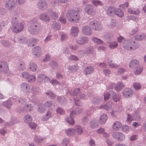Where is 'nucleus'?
I'll use <instances>...</instances> for the list:
<instances>
[{
  "label": "nucleus",
  "instance_id": "f257e3e1",
  "mask_svg": "<svg viewBox=\"0 0 146 146\" xmlns=\"http://www.w3.org/2000/svg\"><path fill=\"white\" fill-rule=\"evenodd\" d=\"M15 99L16 102H18L19 103V105L21 104L24 105V106L23 108L21 107H18L17 108V110L18 112H20L22 111L25 112H28L31 111L33 110V106L30 104H26L28 102L26 99L25 98H20L18 101L16 98H10V101H11V102H14V99ZM11 104L10 102V105Z\"/></svg>",
  "mask_w": 146,
  "mask_h": 146
},
{
  "label": "nucleus",
  "instance_id": "f03ea898",
  "mask_svg": "<svg viewBox=\"0 0 146 146\" xmlns=\"http://www.w3.org/2000/svg\"><path fill=\"white\" fill-rule=\"evenodd\" d=\"M42 29V26L40 24L33 21H30L28 27L29 31L33 35L38 34Z\"/></svg>",
  "mask_w": 146,
  "mask_h": 146
},
{
  "label": "nucleus",
  "instance_id": "7ed1b4c3",
  "mask_svg": "<svg viewBox=\"0 0 146 146\" xmlns=\"http://www.w3.org/2000/svg\"><path fill=\"white\" fill-rule=\"evenodd\" d=\"M12 26L11 29L15 33H18L21 31L23 29V24L19 22V20L16 17L13 18L11 20Z\"/></svg>",
  "mask_w": 146,
  "mask_h": 146
},
{
  "label": "nucleus",
  "instance_id": "20e7f679",
  "mask_svg": "<svg viewBox=\"0 0 146 146\" xmlns=\"http://www.w3.org/2000/svg\"><path fill=\"white\" fill-rule=\"evenodd\" d=\"M68 20L71 22H76L80 19V15L78 12L74 9H70L66 14Z\"/></svg>",
  "mask_w": 146,
  "mask_h": 146
},
{
  "label": "nucleus",
  "instance_id": "39448f33",
  "mask_svg": "<svg viewBox=\"0 0 146 146\" xmlns=\"http://www.w3.org/2000/svg\"><path fill=\"white\" fill-rule=\"evenodd\" d=\"M124 48L126 50H133L138 47V45L132 40H125L123 43Z\"/></svg>",
  "mask_w": 146,
  "mask_h": 146
},
{
  "label": "nucleus",
  "instance_id": "423d86ee",
  "mask_svg": "<svg viewBox=\"0 0 146 146\" xmlns=\"http://www.w3.org/2000/svg\"><path fill=\"white\" fill-rule=\"evenodd\" d=\"M82 110L80 108L78 107L77 110L73 111L70 113V117L66 118V120L68 123L70 124L73 125L74 123V121L72 118L74 117L77 115L80 114L82 112Z\"/></svg>",
  "mask_w": 146,
  "mask_h": 146
},
{
  "label": "nucleus",
  "instance_id": "0eeeda50",
  "mask_svg": "<svg viewBox=\"0 0 146 146\" xmlns=\"http://www.w3.org/2000/svg\"><path fill=\"white\" fill-rule=\"evenodd\" d=\"M39 88L38 87L36 86L33 87L31 88V92H30V96L31 100H29V101H31L32 102H35V96L38 94L39 93Z\"/></svg>",
  "mask_w": 146,
  "mask_h": 146
},
{
  "label": "nucleus",
  "instance_id": "6e6552de",
  "mask_svg": "<svg viewBox=\"0 0 146 146\" xmlns=\"http://www.w3.org/2000/svg\"><path fill=\"white\" fill-rule=\"evenodd\" d=\"M89 25L94 31H100L102 28V27L100 23L95 20L90 21L89 23Z\"/></svg>",
  "mask_w": 146,
  "mask_h": 146
},
{
  "label": "nucleus",
  "instance_id": "1a4fd4ad",
  "mask_svg": "<svg viewBox=\"0 0 146 146\" xmlns=\"http://www.w3.org/2000/svg\"><path fill=\"white\" fill-rule=\"evenodd\" d=\"M20 88L22 91L27 94L29 99L31 100L29 96L30 90V85L27 83L23 82L21 84Z\"/></svg>",
  "mask_w": 146,
  "mask_h": 146
},
{
  "label": "nucleus",
  "instance_id": "9d476101",
  "mask_svg": "<svg viewBox=\"0 0 146 146\" xmlns=\"http://www.w3.org/2000/svg\"><path fill=\"white\" fill-rule=\"evenodd\" d=\"M84 10L88 14L92 15H94L96 12L94 6L90 5H86L84 8Z\"/></svg>",
  "mask_w": 146,
  "mask_h": 146
},
{
  "label": "nucleus",
  "instance_id": "9b49d317",
  "mask_svg": "<svg viewBox=\"0 0 146 146\" xmlns=\"http://www.w3.org/2000/svg\"><path fill=\"white\" fill-rule=\"evenodd\" d=\"M113 138L119 141L124 140L125 138V135L122 133L119 132H115L112 134Z\"/></svg>",
  "mask_w": 146,
  "mask_h": 146
},
{
  "label": "nucleus",
  "instance_id": "f8f14e48",
  "mask_svg": "<svg viewBox=\"0 0 146 146\" xmlns=\"http://www.w3.org/2000/svg\"><path fill=\"white\" fill-rule=\"evenodd\" d=\"M32 54L35 58H38L40 57L41 54L40 48L39 46H37L33 48L32 50Z\"/></svg>",
  "mask_w": 146,
  "mask_h": 146
},
{
  "label": "nucleus",
  "instance_id": "ddd939ff",
  "mask_svg": "<svg viewBox=\"0 0 146 146\" xmlns=\"http://www.w3.org/2000/svg\"><path fill=\"white\" fill-rule=\"evenodd\" d=\"M37 6L38 9L41 10L46 9L48 7L47 2L42 0H40L38 1Z\"/></svg>",
  "mask_w": 146,
  "mask_h": 146
},
{
  "label": "nucleus",
  "instance_id": "4468645a",
  "mask_svg": "<svg viewBox=\"0 0 146 146\" xmlns=\"http://www.w3.org/2000/svg\"><path fill=\"white\" fill-rule=\"evenodd\" d=\"M133 94V91L130 88L125 89L123 91L122 95L125 98H127L131 96Z\"/></svg>",
  "mask_w": 146,
  "mask_h": 146
},
{
  "label": "nucleus",
  "instance_id": "2eb2a0df",
  "mask_svg": "<svg viewBox=\"0 0 146 146\" xmlns=\"http://www.w3.org/2000/svg\"><path fill=\"white\" fill-rule=\"evenodd\" d=\"M38 82H46L50 80V79L45 75L43 74H39L37 78Z\"/></svg>",
  "mask_w": 146,
  "mask_h": 146
},
{
  "label": "nucleus",
  "instance_id": "dca6fc26",
  "mask_svg": "<svg viewBox=\"0 0 146 146\" xmlns=\"http://www.w3.org/2000/svg\"><path fill=\"white\" fill-rule=\"evenodd\" d=\"M139 66V61L135 59L131 60L129 64V67L133 69Z\"/></svg>",
  "mask_w": 146,
  "mask_h": 146
},
{
  "label": "nucleus",
  "instance_id": "f3484780",
  "mask_svg": "<svg viewBox=\"0 0 146 146\" xmlns=\"http://www.w3.org/2000/svg\"><path fill=\"white\" fill-rule=\"evenodd\" d=\"M140 111L141 109L140 108H138L134 111L133 114L135 120L139 121L141 119L140 115Z\"/></svg>",
  "mask_w": 146,
  "mask_h": 146
},
{
  "label": "nucleus",
  "instance_id": "a211bd4d",
  "mask_svg": "<svg viewBox=\"0 0 146 146\" xmlns=\"http://www.w3.org/2000/svg\"><path fill=\"white\" fill-rule=\"evenodd\" d=\"M82 33L86 35H90L92 34V31L89 26H85L82 28Z\"/></svg>",
  "mask_w": 146,
  "mask_h": 146
},
{
  "label": "nucleus",
  "instance_id": "6ab92c4d",
  "mask_svg": "<svg viewBox=\"0 0 146 146\" xmlns=\"http://www.w3.org/2000/svg\"><path fill=\"white\" fill-rule=\"evenodd\" d=\"M88 38L85 36H83L79 38L76 40L77 43L80 45L84 44L88 42Z\"/></svg>",
  "mask_w": 146,
  "mask_h": 146
},
{
  "label": "nucleus",
  "instance_id": "aec40b11",
  "mask_svg": "<svg viewBox=\"0 0 146 146\" xmlns=\"http://www.w3.org/2000/svg\"><path fill=\"white\" fill-rule=\"evenodd\" d=\"M94 70V68L92 66H89L85 68L83 72L85 75L90 74L93 72Z\"/></svg>",
  "mask_w": 146,
  "mask_h": 146
},
{
  "label": "nucleus",
  "instance_id": "412c9836",
  "mask_svg": "<svg viewBox=\"0 0 146 146\" xmlns=\"http://www.w3.org/2000/svg\"><path fill=\"white\" fill-rule=\"evenodd\" d=\"M115 9L112 6L109 7L107 11V14L109 16H113L115 14Z\"/></svg>",
  "mask_w": 146,
  "mask_h": 146
},
{
  "label": "nucleus",
  "instance_id": "4be33fe9",
  "mask_svg": "<svg viewBox=\"0 0 146 146\" xmlns=\"http://www.w3.org/2000/svg\"><path fill=\"white\" fill-rule=\"evenodd\" d=\"M107 115L105 114H103L101 115L99 119V123L101 124H104L108 119Z\"/></svg>",
  "mask_w": 146,
  "mask_h": 146
},
{
  "label": "nucleus",
  "instance_id": "5701e85b",
  "mask_svg": "<svg viewBox=\"0 0 146 146\" xmlns=\"http://www.w3.org/2000/svg\"><path fill=\"white\" fill-rule=\"evenodd\" d=\"M113 105L112 103L110 104L108 103L106 104L102 105L99 107V109H103L109 111L111 109Z\"/></svg>",
  "mask_w": 146,
  "mask_h": 146
},
{
  "label": "nucleus",
  "instance_id": "b1692460",
  "mask_svg": "<svg viewBox=\"0 0 146 146\" xmlns=\"http://www.w3.org/2000/svg\"><path fill=\"white\" fill-rule=\"evenodd\" d=\"M39 19L40 20L45 22H47L50 20V17L45 13L41 14L39 16Z\"/></svg>",
  "mask_w": 146,
  "mask_h": 146
},
{
  "label": "nucleus",
  "instance_id": "393cba45",
  "mask_svg": "<svg viewBox=\"0 0 146 146\" xmlns=\"http://www.w3.org/2000/svg\"><path fill=\"white\" fill-rule=\"evenodd\" d=\"M79 31V29L77 27L72 26L70 30V33L72 36H76L78 35Z\"/></svg>",
  "mask_w": 146,
  "mask_h": 146
},
{
  "label": "nucleus",
  "instance_id": "a878e982",
  "mask_svg": "<svg viewBox=\"0 0 146 146\" xmlns=\"http://www.w3.org/2000/svg\"><path fill=\"white\" fill-rule=\"evenodd\" d=\"M110 92L114 101L115 102L119 101L120 100V97L118 95H117L115 92L113 91H111Z\"/></svg>",
  "mask_w": 146,
  "mask_h": 146
},
{
  "label": "nucleus",
  "instance_id": "bb28decb",
  "mask_svg": "<svg viewBox=\"0 0 146 146\" xmlns=\"http://www.w3.org/2000/svg\"><path fill=\"white\" fill-rule=\"evenodd\" d=\"M29 67L30 70L32 72H35L37 69L36 64L33 62H30L29 63Z\"/></svg>",
  "mask_w": 146,
  "mask_h": 146
},
{
  "label": "nucleus",
  "instance_id": "cd10ccee",
  "mask_svg": "<svg viewBox=\"0 0 146 146\" xmlns=\"http://www.w3.org/2000/svg\"><path fill=\"white\" fill-rule=\"evenodd\" d=\"M96 119H92L90 123V127L92 128L97 127L99 125Z\"/></svg>",
  "mask_w": 146,
  "mask_h": 146
},
{
  "label": "nucleus",
  "instance_id": "c85d7f7f",
  "mask_svg": "<svg viewBox=\"0 0 146 146\" xmlns=\"http://www.w3.org/2000/svg\"><path fill=\"white\" fill-rule=\"evenodd\" d=\"M53 116L51 112L50 111H47L45 116L42 117V119L43 121L48 120L49 118L52 117Z\"/></svg>",
  "mask_w": 146,
  "mask_h": 146
},
{
  "label": "nucleus",
  "instance_id": "c756f323",
  "mask_svg": "<svg viewBox=\"0 0 146 146\" xmlns=\"http://www.w3.org/2000/svg\"><path fill=\"white\" fill-rule=\"evenodd\" d=\"M122 126V124L121 122L116 121L114 123L113 126V128L115 131L118 130Z\"/></svg>",
  "mask_w": 146,
  "mask_h": 146
},
{
  "label": "nucleus",
  "instance_id": "7c9ffc66",
  "mask_svg": "<svg viewBox=\"0 0 146 146\" xmlns=\"http://www.w3.org/2000/svg\"><path fill=\"white\" fill-rule=\"evenodd\" d=\"M45 139V137L35 135L34 138V141L37 143H41Z\"/></svg>",
  "mask_w": 146,
  "mask_h": 146
},
{
  "label": "nucleus",
  "instance_id": "2f4dec72",
  "mask_svg": "<svg viewBox=\"0 0 146 146\" xmlns=\"http://www.w3.org/2000/svg\"><path fill=\"white\" fill-rule=\"evenodd\" d=\"M124 86V85L122 83L119 82L116 84L115 89L117 91H119L123 89Z\"/></svg>",
  "mask_w": 146,
  "mask_h": 146
},
{
  "label": "nucleus",
  "instance_id": "473e14b6",
  "mask_svg": "<svg viewBox=\"0 0 146 146\" xmlns=\"http://www.w3.org/2000/svg\"><path fill=\"white\" fill-rule=\"evenodd\" d=\"M133 69V72L134 74L137 75L139 74L142 72L143 70V68L142 66H139L137 68Z\"/></svg>",
  "mask_w": 146,
  "mask_h": 146
},
{
  "label": "nucleus",
  "instance_id": "72a5a7b5",
  "mask_svg": "<svg viewBox=\"0 0 146 146\" xmlns=\"http://www.w3.org/2000/svg\"><path fill=\"white\" fill-rule=\"evenodd\" d=\"M128 12L131 14L137 15L140 13V11L138 9L130 8L128 9Z\"/></svg>",
  "mask_w": 146,
  "mask_h": 146
},
{
  "label": "nucleus",
  "instance_id": "f704fd0d",
  "mask_svg": "<svg viewBox=\"0 0 146 146\" xmlns=\"http://www.w3.org/2000/svg\"><path fill=\"white\" fill-rule=\"evenodd\" d=\"M23 119L24 122L28 123L31 122L32 120V117L29 114H27L25 115Z\"/></svg>",
  "mask_w": 146,
  "mask_h": 146
},
{
  "label": "nucleus",
  "instance_id": "c9c22d12",
  "mask_svg": "<svg viewBox=\"0 0 146 146\" xmlns=\"http://www.w3.org/2000/svg\"><path fill=\"white\" fill-rule=\"evenodd\" d=\"M65 132L66 134L68 136H72L75 134L76 131L74 129L70 128L66 130Z\"/></svg>",
  "mask_w": 146,
  "mask_h": 146
},
{
  "label": "nucleus",
  "instance_id": "e433bc0d",
  "mask_svg": "<svg viewBox=\"0 0 146 146\" xmlns=\"http://www.w3.org/2000/svg\"><path fill=\"white\" fill-rule=\"evenodd\" d=\"M103 98L98 97H95L93 99L92 102L96 104H98L101 103L102 101Z\"/></svg>",
  "mask_w": 146,
  "mask_h": 146
},
{
  "label": "nucleus",
  "instance_id": "4c0bfd02",
  "mask_svg": "<svg viewBox=\"0 0 146 146\" xmlns=\"http://www.w3.org/2000/svg\"><path fill=\"white\" fill-rule=\"evenodd\" d=\"M37 41L36 39L31 38L28 41V45L31 46H33L36 44Z\"/></svg>",
  "mask_w": 146,
  "mask_h": 146
},
{
  "label": "nucleus",
  "instance_id": "58836bf2",
  "mask_svg": "<svg viewBox=\"0 0 146 146\" xmlns=\"http://www.w3.org/2000/svg\"><path fill=\"white\" fill-rule=\"evenodd\" d=\"M37 110L40 113H43L46 110L45 107L43 104H40L38 105Z\"/></svg>",
  "mask_w": 146,
  "mask_h": 146
},
{
  "label": "nucleus",
  "instance_id": "ea45409f",
  "mask_svg": "<svg viewBox=\"0 0 146 146\" xmlns=\"http://www.w3.org/2000/svg\"><path fill=\"white\" fill-rule=\"evenodd\" d=\"M115 14L119 17H121L123 15V13L121 9L118 8L115 9Z\"/></svg>",
  "mask_w": 146,
  "mask_h": 146
},
{
  "label": "nucleus",
  "instance_id": "a19ab883",
  "mask_svg": "<svg viewBox=\"0 0 146 146\" xmlns=\"http://www.w3.org/2000/svg\"><path fill=\"white\" fill-rule=\"evenodd\" d=\"M25 68V64L23 61L21 62L18 65V68L19 70H24Z\"/></svg>",
  "mask_w": 146,
  "mask_h": 146
},
{
  "label": "nucleus",
  "instance_id": "79ce46f5",
  "mask_svg": "<svg viewBox=\"0 0 146 146\" xmlns=\"http://www.w3.org/2000/svg\"><path fill=\"white\" fill-rule=\"evenodd\" d=\"M92 40L94 43L98 44H102L103 43V41L101 40L96 37L92 38Z\"/></svg>",
  "mask_w": 146,
  "mask_h": 146
},
{
  "label": "nucleus",
  "instance_id": "37998d69",
  "mask_svg": "<svg viewBox=\"0 0 146 146\" xmlns=\"http://www.w3.org/2000/svg\"><path fill=\"white\" fill-rule=\"evenodd\" d=\"M94 51L93 48L90 47L86 49V51L84 52V53L88 55H90L92 54Z\"/></svg>",
  "mask_w": 146,
  "mask_h": 146
},
{
  "label": "nucleus",
  "instance_id": "c03bdc74",
  "mask_svg": "<svg viewBox=\"0 0 146 146\" xmlns=\"http://www.w3.org/2000/svg\"><path fill=\"white\" fill-rule=\"evenodd\" d=\"M17 40L20 43L23 44L25 43L27 41V38L24 36L18 37L17 38Z\"/></svg>",
  "mask_w": 146,
  "mask_h": 146
},
{
  "label": "nucleus",
  "instance_id": "a18cd8bd",
  "mask_svg": "<svg viewBox=\"0 0 146 146\" xmlns=\"http://www.w3.org/2000/svg\"><path fill=\"white\" fill-rule=\"evenodd\" d=\"M27 80L29 82H33L35 81L36 78L34 75L30 74Z\"/></svg>",
  "mask_w": 146,
  "mask_h": 146
},
{
  "label": "nucleus",
  "instance_id": "49530a36",
  "mask_svg": "<svg viewBox=\"0 0 146 146\" xmlns=\"http://www.w3.org/2000/svg\"><path fill=\"white\" fill-rule=\"evenodd\" d=\"M127 117L126 120V121L127 122L130 123L133 121L135 120V119L133 115L132 116L130 114H127Z\"/></svg>",
  "mask_w": 146,
  "mask_h": 146
},
{
  "label": "nucleus",
  "instance_id": "de8ad7c7",
  "mask_svg": "<svg viewBox=\"0 0 146 146\" xmlns=\"http://www.w3.org/2000/svg\"><path fill=\"white\" fill-rule=\"evenodd\" d=\"M135 38L136 40H138L141 41L144 39L145 38V35L144 34H142L141 35H137L135 36Z\"/></svg>",
  "mask_w": 146,
  "mask_h": 146
},
{
  "label": "nucleus",
  "instance_id": "09e8293b",
  "mask_svg": "<svg viewBox=\"0 0 146 146\" xmlns=\"http://www.w3.org/2000/svg\"><path fill=\"white\" fill-rule=\"evenodd\" d=\"M108 64L109 66L112 68H117L119 66V65L113 63H112V61L110 60H108Z\"/></svg>",
  "mask_w": 146,
  "mask_h": 146
},
{
  "label": "nucleus",
  "instance_id": "8fccbe9b",
  "mask_svg": "<svg viewBox=\"0 0 146 146\" xmlns=\"http://www.w3.org/2000/svg\"><path fill=\"white\" fill-rule=\"evenodd\" d=\"M50 15L52 18L54 19H56L58 17V13L55 11H52Z\"/></svg>",
  "mask_w": 146,
  "mask_h": 146
},
{
  "label": "nucleus",
  "instance_id": "3c124183",
  "mask_svg": "<svg viewBox=\"0 0 146 146\" xmlns=\"http://www.w3.org/2000/svg\"><path fill=\"white\" fill-rule=\"evenodd\" d=\"M45 94L47 95L51 99H54L55 97L54 94L51 91H48L45 93Z\"/></svg>",
  "mask_w": 146,
  "mask_h": 146
},
{
  "label": "nucleus",
  "instance_id": "603ef678",
  "mask_svg": "<svg viewBox=\"0 0 146 146\" xmlns=\"http://www.w3.org/2000/svg\"><path fill=\"white\" fill-rule=\"evenodd\" d=\"M133 87L136 90H139L141 88V85L139 83L135 82L133 84Z\"/></svg>",
  "mask_w": 146,
  "mask_h": 146
},
{
  "label": "nucleus",
  "instance_id": "864d4df0",
  "mask_svg": "<svg viewBox=\"0 0 146 146\" xmlns=\"http://www.w3.org/2000/svg\"><path fill=\"white\" fill-rule=\"evenodd\" d=\"M75 128L76 131L78 134H81L82 133L83 130L80 126L78 125L76 126Z\"/></svg>",
  "mask_w": 146,
  "mask_h": 146
},
{
  "label": "nucleus",
  "instance_id": "5fc2aeb1",
  "mask_svg": "<svg viewBox=\"0 0 146 146\" xmlns=\"http://www.w3.org/2000/svg\"><path fill=\"white\" fill-rule=\"evenodd\" d=\"M118 45L117 42L114 41L110 43L109 46L111 49H113L117 47Z\"/></svg>",
  "mask_w": 146,
  "mask_h": 146
},
{
  "label": "nucleus",
  "instance_id": "6e6d98bb",
  "mask_svg": "<svg viewBox=\"0 0 146 146\" xmlns=\"http://www.w3.org/2000/svg\"><path fill=\"white\" fill-rule=\"evenodd\" d=\"M92 3L95 6H101L102 5V2L98 0H93Z\"/></svg>",
  "mask_w": 146,
  "mask_h": 146
},
{
  "label": "nucleus",
  "instance_id": "4d7b16f0",
  "mask_svg": "<svg viewBox=\"0 0 146 146\" xmlns=\"http://www.w3.org/2000/svg\"><path fill=\"white\" fill-rule=\"evenodd\" d=\"M80 89L79 88H76L73 91H71L70 92V94L73 96H77L79 92Z\"/></svg>",
  "mask_w": 146,
  "mask_h": 146
},
{
  "label": "nucleus",
  "instance_id": "13d9d810",
  "mask_svg": "<svg viewBox=\"0 0 146 146\" xmlns=\"http://www.w3.org/2000/svg\"><path fill=\"white\" fill-rule=\"evenodd\" d=\"M30 74L28 72H25L22 73L21 76L23 78L27 80Z\"/></svg>",
  "mask_w": 146,
  "mask_h": 146
},
{
  "label": "nucleus",
  "instance_id": "bf43d9fd",
  "mask_svg": "<svg viewBox=\"0 0 146 146\" xmlns=\"http://www.w3.org/2000/svg\"><path fill=\"white\" fill-rule=\"evenodd\" d=\"M60 21L62 24H65L66 22L65 17L63 15H62L60 18Z\"/></svg>",
  "mask_w": 146,
  "mask_h": 146
},
{
  "label": "nucleus",
  "instance_id": "052dcab7",
  "mask_svg": "<svg viewBox=\"0 0 146 146\" xmlns=\"http://www.w3.org/2000/svg\"><path fill=\"white\" fill-rule=\"evenodd\" d=\"M69 143V140L68 138H64L63 139L62 145L63 146H66Z\"/></svg>",
  "mask_w": 146,
  "mask_h": 146
},
{
  "label": "nucleus",
  "instance_id": "680f3d73",
  "mask_svg": "<svg viewBox=\"0 0 146 146\" xmlns=\"http://www.w3.org/2000/svg\"><path fill=\"white\" fill-rule=\"evenodd\" d=\"M74 100L75 101V104L77 106H81L82 105V104L81 102L78 98H77L74 97Z\"/></svg>",
  "mask_w": 146,
  "mask_h": 146
},
{
  "label": "nucleus",
  "instance_id": "e2e57ef3",
  "mask_svg": "<svg viewBox=\"0 0 146 146\" xmlns=\"http://www.w3.org/2000/svg\"><path fill=\"white\" fill-rule=\"evenodd\" d=\"M117 23L115 20H112L110 23V26L112 28L115 27L117 25Z\"/></svg>",
  "mask_w": 146,
  "mask_h": 146
},
{
  "label": "nucleus",
  "instance_id": "0e129e2a",
  "mask_svg": "<svg viewBox=\"0 0 146 146\" xmlns=\"http://www.w3.org/2000/svg\"><path fill=\"white\" fill-rule=\"evenodd\" d=\"M68 69L74 72L77 70V66L75 65L71 66H69L68 67Z\"/></svg>",
  "mask_w": 146,
  "mask_h": 146
},
{
  "label": "nucleus",
  "instance_id": "69168bd1",
  "mask_svg": "<svg viewBox=\"0 0 146 146\" xmlns=\"http://www.w3.org/2000/svg\"><path fill=\"white\" fill-rule=\"evenodd\" d=\"M29 126L31 129L34 130L35 129L36 126V124L34 122H31L29 123Z\"/></svg>",
  "mask_w": 146,
  "mask_h": 146
},
{
  "label": "nucleus",
  "instance_id": "338daca9",
  "mask_svg": "<svg viewBox=\"0 0 146 146\" xmlns=\"http://www.w3.org/2000/svg\"><path fill=\"white\" fill-rule=\"evenodd\" d=\"M122 130L124 132L127 133L129 130V128L127 126H123L122 127Z\"/></svg>",
  "mask_w": 146,
  "mask_h": 146
},
{
  "label": "nucleus",
  "instance_id": "774afa93",
  "mask_svg": "<svg viewBox=\"0 0 146 146\" xmlns=\"http://www.w3.org/2000/svg\"><path fill=\"white\" fill-rule=\"evenodd\" d=\"M50 65L53 68H55L57 66V64L56 62L54 61H52L49 63Z\"/></svg>",
  "mask_w": 146,
  "mask_h": 146
}]
</instances>
